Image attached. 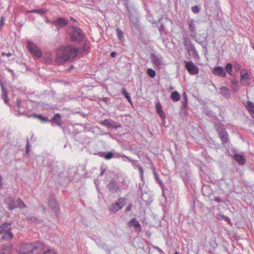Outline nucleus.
Here are the masks:
<instances>
[{
  "mask_svg": "<svg viewBox=\"0 0 254 254\" xmlns=\"http://www.w3.org/2000/svg\"><path fill=\"white\" fill-rule=\"evenodd\" d=\"M79 49V48L71 45L60 46L57 51L55 63L59 64H62L74 59L77 56Z\"/></svg>",
  "mask_w": 254,
  "mask_h": 254,
  "instance_id": "obj_1",
  "label": "nucleus"
},
{
  "mask_svg": "<svg viewBox=\"0 0 254 254\" xmlns=\"http://www.w3.org/2000/svg\"><path fill=\"white\" fill-rule=\"evenodd\" d=\"M43 248V244L37 241L22 244L19 249L20 254H38Z\"/></svg>",
  "mask_w": 254,
  "mask_h": 254,
  "instance_id": "obj_2",
  "label": "nucleus"
},
{
  "mask_svg": "<svg viewBox=\"0 0 254 254\" xmlns=\"http://www.w3.org/2000/svg\"><path fill=\"white\" fill-rule=\"evenodd\" d=\"M68 31V35L71 42L80 44L84 40V33L81 29L77 27L71 26Z\"/></svg>",
  "mask_w": 254,
  "mask_h": 254,
  "instance_id": "obj_3",
  "label": "nucleus"
},
{
  "mask_svg": "<svg viewBox=\"0 0 254 254\" xmlns=\"http://www.w3.org/2000/svg\"><path fill=\"white\" fill-rule=\"evenodd\" d=\"M100 157H103L106 160H110L113 158H119L120 157L126 158L129 162H133L132 159L126 156L124 154H120L119 153L116 152L115 150H112L111 151H104L100 152L97 153H94Z\"/></svg>",
  "mask_w": 254,
  "mask_h": 254,
  "instance_id": "obj_4",
  "label": "nucleus"
},
{
  "mask_svg": "<svg viewBox=\"0 0 254 254\" xmlns=\"http://www.w3.org/2000/svg\"><path fill=\"white\" fill-rule=\"evenodd\" d=\"M48 206L52 209L56 216L60 211V204L56 198V196L54 193H51L47 198Z\"/></svg>",
  "mask_w": 254,
  "mask_h": 254,
  "instance_id": "obj_5",
  "label": "nucleus"
},
{
  "mask_svg": "<svg viewBox=\"0 0 254 254\" xmlns=\"http://www.w3.org/2000/svg\"><path fill=\"white\" fill-rule=\"evenodd\" d=\"M26 47L29 52L37 58H40L42 56V53L40 48L34 42L27 40Z\"/></svg>",
  "mask_w": 254,
  "mask_h": 254,
  "instance_id": "obj_6",
  "label": "nucleus"
},
{
  "mask_svg": "<svg viewBox=\"0 0 254 254\" xmlns=\"http://www.w3.org/2000/svg\"><path fill=\"white\" fill-rule=\"evenodd\" d=\"M126 198H119L117 201L115 203H113L110 207V212L112 214H115L122 209L126 204Z\"/></svg>",
  "mask_w": 254,
  "mask_h": 254,
  "instance_id": "obj_7",
  "label": "nucleus"
},
{
  "mask_svg": "<svg viewBox=\"0 0 254 254\" xmlns=\"http://www.w3.org/2000/svg\"><path fill=\"white\" fill-rule=\"evenodd\" d=\"M68 20L64 17H59L52 21L53 26L55 27L54 30L59 31L62 28L65 27L68 24Z\"/></svg>",
  "mask_w": 254,
  "mask_h": 254,
  "instance_id": "obj_8",
  "label": "nucleus"
},
{
  "mask_svg": "<svg viewBox=\"0 0 254 254\" xmlns=\"http://www.w3.org/2000/svg\"><path fill=\"white\" fill-rule=\"evenodd\" d=\"M185 67L191 75H196L199 73V68L192 61H185Z\"/></svg>",
  "mask_w": 254,
  "mask_h": 254,
  "instance_id": "obj_9",
  "label": "nucleus"
},
{
  "mask_svg": "<svg viewBox=\"0 0 254 254\" xmlns=\"http://www.w3.org/2000/svg\"><path fill=\"white\" fill-rule=\"evenodd\" d=\"M183 41L186 50L188 52L189 55L190 56L191 51L195 48L194 44L191 40L187 37H183Z\"/></svg>",
  "mask_w": 254,
  "mask_h": 254,
  "instance_id": "obj_10",
  "label": "nucleus"
},
{
  "mask_svg": "<svg viewBox=\"0 0 254 254\" xmlns=\"http://www.w3.org/2000/svg\"><path fill=\"white\" fill-rule=\"evenodd\" d=\"M127 226L129 228L133 227L137 233L141 232L142 228L141 224L135 218L131 219L127 223Z\"/></svg>",
  "mask_w": 254,
  "mask_h": 254,
  "instance_id": "obj_11",
  "label": "nucleus"
},
{
  "mask_svg": "<svg viewBox=\"0 0 254 254\" xmlns=\"http://www.w3.org/2000/svg\"><path fill=\"white\" fill-rule=\"evenodd\" d=\"M108 189L112 192L118 193L121 191L116 180L112 178L107 185Z\"/></svg>",
  "mask_w": 254,
  "mask_h": 254,
  "instance_id": "obj_12",
  "label": "nucleus"
},
{
  "mask_svg": "<svg viewBox=\"0 0 254 254\" xmlns=\"http://www.w3.org/2000/svg\"><path fill=\"white\" fill-rule=\"evenodd\" d=\"M212 73L217 76L225 77L227 73L225 69L221 66H215L212 70Z\"/></svg>",
  "mask_w": 254,
  "mask_h": 254,
  "instance_id": "obj_13",
  "label": "nucleus"
},
{
  "mask_svg": "<svg viewBox=\"0 0 254 254\" xmlns=\"http://www.w3.org/2000/svg\"><path fill=\"white\" fill-rule=\"evenodd\" d=\"M150 59L153 64L157 66L161 65L162 63L161 56L160 55H157L154 52H151L150 54Z\"/></svg>",
  "mask_w": 254,
  "mask_h": 254,
  "instance_id": "obj_14",
  "label": "nucleus"
},
{
  "mask_svg": "<svg viewBox=\"0 0 254 254\" xmlns=\"http://www.w3.org/2000/svg\"><path fill=\"white\" fill-rule=\"evenodd\" d=\"M49 123H51L52 125H56L58 127H61L62 125L61 114L59 113L55 114L51 120L49 119Z\"/></svg>",
  "mask_w": 254,
  "mask_h": 254,
  "instance_id": "obj_15",
  "label": "nucleus"
},
{
  "mask_svg": "<svg viewBox=\"0 0 254 254\" xmlns=\"http://www.w3.org/2000/svg\"><path fill=\"white\" fill-rule=\"evenodd\" d=\"M5 204L7 205V208L9 210H13L17 208L16 201L11 196H8L4 199Z\"/></svg>",
  "mask_w": 254,
  "mask_h": 254,
  "instance_id": "obj_16",
  "label": "nucleus"
},
{
  "mask_svg": "<svg viewBox=\"0 0 254 254\" xmlns=\"http://www.w3.org/2000/svg\"><path fill=\"white\" fill-rule=\"evenodd\" d=\"M0 85L2 91L1 97L3 99L4 103L7 105H9L8 99V92L7 89L5 88L3 83L1 81H0Z\"/></svg>",
  "mask_w": 254,
  "mask_h": 254,
  "instance_id": "obj_17",
  "label": "nucleus"
},
{
  "mask_svg": "<svg viewBox=\"0 0 254 254\" xmlns=\"http://www.w3.org/2000/svg\"><path fill=\"white\" fill-rule=\"evenodd\" d=\"M219 137L221 139L222 143L223 145L227 143L229 141V137L227 132V131L226 129H224V130H221L218 133Z\"/></svg>",
  "mask_w": 254,
  "mask_h": 254,
  "instance_id": "obj_18",
  "label": "nucleus"
},
{
  "mask_svg": "<svg viewBox=\"0 0 254 254\" xmlns=\"http://www.w3.org/2000/svg\"><path fill=\"white\" fill-rule=\"evenodd\" d=\"M233 158L237 162H238L239 165L243 166L246 163V160L243 154L235 153Z\"/></svg>",
  "mask_w": 254,
  "mask_h": 254,
  "instance_id": "obj_19",
  "label": "nucleus"
},
{
  "mask_svg": "<svg viewBox=\"0 0 254 254\" xmlns=\"http://www.w3.org/2000/svg\"><path fill=\"white\" fill-rule=\"evenodd\" d=\"M27 116L29 118L33 117L34 118H36L43 123H49V119L47 117L43 116L41 114H37L35 113L31 115H27Z\"/></svg>",
  "mask_w": 254,
  "mask_h": 254,
  "instance_id": "obj_20",
  "label": "nucleus"
},
{
  "mask_svg": "<svg viewBox=\"0 0 254 254\" xmlns=\"http://www.w3.org/2000/svg\"><path fill=\"white\" fill-rule=\"evenodd\" d=\"M155 106L156 113L160 117L161 119L165 120L166 116L162 110L161 103L159 102L156 103Z\"/></svg>",
  "mask_w": 254,
  "mask_h": 254,
  "instance_id": "obj_21",
  "label": "nucleus"
},
{
  "mask_svg": "<svg viewBox=\"0 0 254 254\" xmlns=\"http://www.w3.org/2000/svg\"><path fill=\"white\" fill-rule=\"evenodd\" d=\"M11 222H6L0 225V234H2L8 231L11 230Z\"/></svg>",
  "mask_w": 254,
  "mask_h": 254,
  "instance_id": "obj_22",
  "label": "nucleus"
},
{
  "mask_svg": "<svg viewBox=\"0 0 254 254\" xmlns=\"http://www.w3.org/2000/svg\"><path fill=\"white\" fill-rule=\"evenodd\" d=\"M201 191L203 195L208 197L209 199L210 197L213 196V193L211 189L208 186H205L201 189Z\"/></svg>",
  "mask_w": 254,
  "mask_h": 254,
  "instance_id": "obj_23",
  "label": "nucleus"
},
{
  "mask_svg": "<svg viewBox=\"0 0 254 254\" xmlns=\"http://www.w3.org/2000/svg\"><path fill=\"white\" fill-rule=\"evenodd\" d=\"M220 93L225 97L226 98L228 99L231 97V93L230 90L225 86H222L220 88Z\"/></svg>",
  "mask_w": 254,
  "mask_h": 254,
  "instance_id": "obj_24",
  "label": "nucleus"
},
{
  "mask_svg": "<svg viewBox=\"0 0 254 254\" xmlns=\"http://www.w3.org/2000/svg\"><path fill=\"white\" fill-rule=\"evenodd\" d=\"M240 78L241 81H247L251 79V77L246 68H242L241 70Z\"/></svg>",
  "mask_w": 254,
  "mask_h": 254,
  "instance_id": "obj_25",
  "label": "nucleus"
},
{
  "mask_svg": "<svg viewBox=\"0 0 254 254\" xmlns=\"http://www.w3.org/2000/svg\"><path fill=\"white\" fill-rule=\"evenodd\" d=\"M204 111L205 114L208 116L209 118H212L215 120L220 121V120L218 118L216 115L215 114L214 112L210 109L208 107H206L204 108Z\"/></svg>",
  "mask_w": 254,
  "mask_h": 254,
  "instance_id": "obj_26",
  "label": "nucleus"
},
{
  "mask_svg": "<svg viewBox=\"0 0 254 254\" xmlns=\"http://www.w3.org/2000/svg\"><path fill=\"white\" fill-rule=\"evenodd\" d=\"M1 239L2 240H5L9 241L12 240L14 237V235L11 232V230H9L2 234Z\"/></svg>",
  "mask_w": 254,
  "mask_h": 254,
  "instance_id": "obj_27",
  "label": "nucleus"
},
{
  "mask_svg": "<svg viewBox=\"0 0 254 254\" xmlns=\"http://www.w3.org/2000/svg\"><path fill=\"white\" fill-rule=\"evenodd\" d=\"M245 106L252 116L254 118V103L251 101H248L247 102V104Z\"/></svg>",
  "mask_w": 254,
  "mask_h": 254,
  "instance_id": "obj_28",
  "label": "nucleus"
},
{
  "mask_svg": "<svg viewBox=\"0 0 254 254\" xmlns=\"http://www.w3.org/2000/svg\"><path fill=\"white\" fill-rule=\"evenodd\" d=\"M181 109L182 110L186 109L188 106V97L187 94L185 91L182 94V100Z\"/></svg>",
  "mask_w": 254,
  "mask_h": 254,
  "instance_id": "obj_29",
  "label": "nucleus"
},
{
  "mask_svg": "<svg viewBox=\"0 0 254 254\" xmlns=\"http://www.w3.org/2000/svg\"><path fill=\"white\" fill-rule=\"evenodd\" d=\"M44 60L47 64H50L53 62L52 54L51 52H47L44 54Z\"/></svg>",
  "mask_w": 254,
  "mask_h": 254,
  "instance_id": "obj_30",
  "label": "nucleus"
},
{
  "mask_svg": "<svg viewBox=\"0 0 254 254\" xmlns=\"http://www.w3.org/2000/svg\"><path fill=\"white\" fill-rule=\"evenodd\" d=\"M152 170L153 172L155 180L159 185L161 189H163V187H164V185L163 182H162V181L160 179V178L159 177V175H158V173L156 172L155 169L154 167H153V168H152Z\"/></svg>",
  "mask_w": 254,
  "mask_h": 254,
  "instance_id": "obj_31",
  "label": "nucleus"
},
{
  "mask_svg": "<svg viewBox=\"0 0 254 254\" xmlns=\"http://www.w3.org/2000/svg\"><path fill=\"white\" fill-rule=\"evenodd\" d=\"M189 29L190 32L192 33H196L195 25L194 23V20L193 19H191L188 21Z\"/></svg>",
  "mask_w": 254,
  "mask_h": 254,
  "instance_id": "obj_32",
  "label": "nucleus"
},
{
  "mask_svg": "<svg viewBox=\"0 0 254 254\" xmlns=\"http://www.w3.org/2000/svg\"><path fill=\"white\" fill-rule=\"evenodd\" d=\"M216 218L218 220H224V221L226 222H227L228 224H231V221L230 218L228 217L225 216L222 213H220L219 214H217L216 216Z\"/></svg>",
  "mask_w": 254,
  "mask_h": 254,
  "instance_id": "obj_33",
  "label": "nucleus"
},
{
  "mask_svg": "<svg viewBox=\"0 0 254 254\" xmlns=\"http://www.w3.org/2000/svg\"><path fill=\"white\" fill-rule=\"evenodd\" d=\"M12 247V245L10 243L2 244L1 246L0 250L10 254Z\"/></svg>",
  "mask_w": 254,
  "mask_h": 254,
  "instance_id": "obj_34",
  "label": "nucleus"
},
{
  "mask_svg": "<svg viewBox=\"0 0 254 254\" xmlns=\"http://www.w3.org/2000/svg\"><path fill=\"white\" fill-rule=\"evenodd\" d=\"M170 98L173 101L178 102L180 100L181 96L178 91H175L171 93Z\"/></svg>",
  "mask_w": 254,
  "mask_h": 254,
  "instance_id": "obj_35",
  "label": "nucleus"
},
{
  "mask_svg": "<svg viewBox=\"0 0 254 254\" xmlns=\"http://www.w3.org/2000/svg\"><path fill=\"white\" fill-rule=\"evenodd\" d=\"M80 48L79 52L81 53L89 52L90 50V48L89 46V42L88 41H85L82 47H79Z\"/></svg>",
  "mask_w": 254,
  "mask_h": 254,
  "instance_id": "obj_36",
  "label": "nucleus"
},
{
  "mask_svg": "<svg viewBox=\"0 0 254 254\" xmlns=\"http://www.w3.org/2000/svg\"><path fill=\"white\" fill-rule=\"evenodd\" d=\"M129 20L132 22V23L134 25L138 26V25H140L138 18L136 16L132 15V14H131L130 13H129Z\"/></svg>",
  "mask_w": 254,
  "mask_h": 254,
  "instance_id": "obj_37",
  "label": "nucleus"
},
{
  "mask_svg": "<svg viewBox=\"0 0 254 254\" xmlns=\"http://www.w3.org/2000/svg\"><path fill=\"white\" fill-rule=\"evenodd\" d=\"M116 30L117 32V36L118 37V39L120 41H124L125 40V38L123 31L121 29H120L119 27H117L116 29Z\"/></svg>",
  "mask_w": 254,
  "mask_h": 254,
  "instance_id": "obj_38",
  "label": "nucleus"
},
{
  "mask_svg": "<svg viewBox=\"0 0 254 254\" xmlns=\"http://www.w3.org/2000/svg\"><path fill=\"white\" fill-rule=\"evenodd\" d=\"M196 201L198 202V203H199V202L197 200V197H195V196L192 195V199L190 201V205L191 210L193 211H195V204Z\"/></svg>",
  "mask_w": 254,
  "mask_h": 254,
  "instance_id": "obj_39",
  "label": "nucleus"
},
{
  "mask_svg": "<svg viewBox=\"0 0 254 254\" xmlns=\"http://www.w3.org/2000/svg\"><path fill=\"white\" fill-rule=\"evenodd\" d=\"M225 70H226V72H227L228 74H229L230 75L232 76V72H233V64L231 63H227L226 64L225 68Z\"/></svg>",
  "mask_w": 254,
  "mask_h": 254,
  "instance_id": "obj_40",
  "label": "nucleus"
},
{
  "mask_svg": "<svg viewBox=\"0 0 254 254\" xmlns=\"http://www.w3.org/2000/svg\"><path fill=\"white\" fill-rule=\"evenodd\" d=\"M122 93L125 97L127 99L128 102L130 103H132V101L130 97L129 94L127 92L125 88H123L122 89Z\"/></svg>",
  "mask_w": 254,
  "mask_h": 254,
  "instance_id": "obj_41",
  "label": "nucleus"
},
{
  "mask_svg": "<svg viewBox=\"0 0 254 254\" xmlns=\"http://www.w3.org/2000/svg\"><path fill=\"white\" fill-rule=\"evenodd\" d=\"M214 126L218 133H219L221 130H224V129H225V128L223 127L224 125L220 122L218 123H215L214 124Z\"/></svg>",
  "mask_w": 254,
  "mask_h": 254,
  "instance_id": "obj_42",
  "label": "nucleus"
},
{
  "mask_svg": "<svg viewBox=\"0 0 254 254\" xmlns=\"http://www.w3.org/2000/svg\"><path fill=\"white\" fill-rule=\"evenodd\" d=\"M146 72L147 75L152 78H154L156 74L155 70L151 68H148Z\"/></svg>",
  "mask_w": 254,
  "mask_h": 254,
  "instance_id": "obj_43",
  "label": "nucleus"
},
{
  "mask_svg": "<svg viewBox=\"0 0 254 254\" xmlns=\"http://www.w3.org/2000/svg\"><path fill=\"white\" fill-rule=\"evenodd\" d=\"M110 125H111V127H109V128L117 129V128L121 127V125L120 123L115 122L113 120H111Z\"/></svg>",
  "mask_w": 254,
  "mask_h": 254,
  "instance_id": "obj_44",
  "label": "nucleus"
},
{
  "mask_svg": "<svg viewBox=\"0 0 254 254\" xmlns=\"http://www.w3.org/2000/svg\"><path fill=\"white\" fill-rule=\"evenodd\" d=\"M159 25H157V28H158L159 33L161 35L163 34V33H166L164 31V25L163 23L160 22V20L158 21Z\"/></svg>",
  "mask_w": 254,
  "mask_h": 254,
  "instance_id": "obj_45",
  "label": "nucleus"
},
{
  "mask_svg": "<svg viewBox=\"0 0 254 254\" xmlns=\"http://www.w3.org/2000/svg\"><path fill=\"white\" fill-rule=\"evenodd\" d=\"M31 12H32V13L39 14L41 16H43L46 13V10H45L44 9L40 8L37 9L31 10Z\"/></svg>",
  "mask_w": 254,
  "mask_h": 254,
  "instance_id": "obj_46",
  "label": "nucleus"
},
{
  "mask_svg": "<svg viewBox=\"0 0 254 254\" xmlns=\"http://www.w3.org/2000/svg\"><path fill=\"white\" fill-rule=\"evenodd\" d=\"M17 207H18L20 208H25L26 207L24 202L20 198H18L16 201Z\"/></svg>",
  "mask_w": 254,
  "mask_h": 254,
  "instance_id": "obj_47",
  "label": "nucleus"
},
{
  "mask_svg": "<svg viewBox=\"0 0 254 254\" xmlns=\"http://www.w3.org/2000/svg\"><path fill=\"white\" fill-rule=\"evenodd\" d=\"M31 147V145L29 143V140L28 138L27 137L26 139V148H25V155L26 157H28L29 156V150L30 148Z\"/></svg>",
  "mask_w": 254,
  "mask_h": 254,
  "instance_id": "obj_48",
  "label": "nucleus"
},
{
  "mask_svg": "<svg viewBox=\"0 0 254 254\" xmlns=\"http://www.w3.org/2000/svg\"><path fill=\"white\" fill-rule=\"evenodd\" d=\"M138 169V171L140 173V177L141 179V181L144 182V178H143V169L142 166L139 164H137L135 165Z\"/></svg>",
  "mask_w": 254,
  "mask_h": 254,
  "instance_id": "obj_49",
  "label": "nucleus"
},
{
  "mask_svg": "<svg viewBox=\"0 0 254 254\" xmlns=\"http://www.w3.org/2000/svg\"><path fill=\"white\" fill-rule=\"evenodd\" d=\"M210 200L211 201L214 200L217 203L225 202V201L223 200L220 197L215 196L214 194H213V196H212V197H210Z\"/></svg>",
  "mask_w": 254,
  "mask_h": 254,
  "instance_id": "obj_50",
  "label": "nucleus"
},
{
  "mask_svg": "<svg viewBox=\"0 0 254 254\" xmlns=\"http://www.w3.org/2000/svg\"><path fill=\"white\" fill-rule=\"evenodd\" d=\"M111 120L105 119L101 121L100 124L109 128V127H111L110 125Z\"/></svg>",
  "mask_w": 254,
  "mask_h": 254,
  "instance_id": "obj_51",
  "label": "nucleus"
},
{
  "mask_svg": "<svg viewBox=\"0 0 254 254\" xmlns=\"http://www.w3.org/2000/svg\"><path fill=\"white\" fill-rule=\"evenodd\" d=\"M74 138L79 143H82L83 142V139L81 137L79 133H75L74 135Z\"/></svg>",
  "mask_w": 254,
  "mask_h": 254,
  "instance_id": "obj_52",
  "label": "nucleus"
},
{
  "mask_svg": "<svg viewBox=\"0 0 254 254\" xmlns=\"http://www.w3.org/2000/svg\"><path fill=\"white\" fill-rule=\"evenodd\" d=\"M192 57L194 58L195 59H198L199 58V56L198 55V54L197 53V51H196V49H194L191 53V55Z\"/></svg>",
  "mask_w": 254,
  "mask_h": 254,
  "instance_id": "obj_53",
  "label": "nucleus"
},
{
  "mask_svg": "<svg viewBox=\"0 0 254 254\" xmlns=\"http://www.w3.org/2000/svg\"><path fill=\"white\" fill-rule=\"evenodd\" d=\"M192 57L194 58L195 59H198L199 58V56L198 55V54L197 53V51H196V49H194L191 53V55Z\"/></svg>",
  "mask_w": 254,
  "mask_h": 254,
  "instance_id": "obj_54",
  "label": "nucleus"
},
{
  "mask_svg": "<svg viewBox=\"0 0 254 254\" xmlns=\"http://www.w3.org/2000/svg\"><path fill=\"white\" fill-rule=\"evenodd\" d=\"M192 11L194 14H197L199 12L200 9L198 6L194 5L191 8Z\"/></svg>",
  "mask_w": 254,
  "mask_h": 254,
  "instance_id": "obj_55",
  "label": "nucleus"
},
{
  "mask_svg": "<svg viewBox=\"0 0 254 254\" xmlns=\"http://www.w3.org/2000/svg\"><path fill=\"white\" fill-rule=\"evenodd\" d=\"M198 44H200L202 49L203 50H204V52H207V42H205V41H201V42H198Z\"/></svg>",
  "mask_w": 254,
  "mask_h": 254,
  "instance_id": "obj_56",
  "label": "nucleus"
},
{
  "mask_svg": "<svg viewBox=\"0 0 254 254\" xmlns=\"http://www.w3.org/2000/svg\"><path fill=\"white\" fill-rule=\"evenodd\" d=\"M99 101H102L104 102L106 105H109L110 103V98L107 97H103L101 98H99Z\"/></svg>",
  "mask_w": 254,
  "mask_h": 254,
  "instance_id": "obj_57",
  "label": "nucleus"
},
{
  "mask_svg": "<svg viewBox=\"0 0 254 254\" xmlns=\"http://www.w3.org/2000/svg\"><path fill=\"white\" fill-rule=\"evenodd\" d=\"M231 83L234 87L237 88L238 86V81L235 79H233L231 80Z\"/></svg>",
  "mask_w": 254,
  "mask_h": 254,
  "instance_id": "obj_58",
  "label": "nucleus"
},
{
  "mask_svg": "<svg viewBox=\"0 0 254 254\" xmlns=\"http://www.w3.org/2000/svg\"><path fill=\"white\" fill-rule=\"evenodd\" d=\"M15 104L19 109L22 107L21 101L18 98H17L15 101Z\"/></svg>",
  "mask_w": 254,
  "mask_h": 254,
  "instance_id": "obj_59",
  "label": "nucleus"
},
{
  "mask_svg": "<svg viewBox=\"0 0 254 254\" xmlns=\"http://www.w3.org/2000/svg\"><path fill=\"white\" fill-rule=\"evenodd\" d=\"M27 219L28 221H30L32 222H35L38 220V218L34 216L28 217Z\"/></svg>",
  "mask_w": 254,
  "mask_h": 254,
  "instance_id": "obj_60",
  "label": "nucleus"
},
{
  "mask_svg": "<svg viewBox=\"0 0 254 254\" xmlns=\"http://www.w3.org/2000/svg\"><path fill=\"white\" fill-rule=\"evenodd\" d=\"M132 207V204L130 203L128 205L127 207L125 212L127 213L128 211H131Z\"/></svg>",
  "mask_w": 254,
  "mask_h": 254,
  "instance_id": "obj_61",
  "label": "nucleus"
},
{
  "mask_svg": "<svg viewBox=\"0 0 254 254\" xmlns=\"http://www.w3.org/2000/svg\"><path fill=\"white\" fill-rule=\"evenodd\" d=\"M153 248L157 250L160 254H165V253L158 247L153 246Z\"/></svg>",
  "mask_w": 254,
  "mask_h": 254,
  "instance_id": "obj_62",
  "label": "nucleus"
},
{
  "mask_svg": "<svg viewBox=\"0 0 254 254\" xmlns=\"http://www.w3.org/2000/svg\"><path fill=\"white\" fill-rule=\"evenodd\" d=\"M42 254H57L53 250H48V251L45 252Z\"/></svg>",
  "mask_w": 254,
  "mask_h": 254,
  "instance_id": "obj_63",
  "label": "nucleus"
},
{
  "mask_svg": "<svg viewBox=\"0 0 254 254\" xmlns=\"http://www.w3.org/2000/svg\"><path fill=\"white\" fill-rule=\"evenodd\" d=\"M241 68V66L240 64H235L234 65V68L236 70V71H238Z\"/></svg>",
  "mask_w": 254,
  "mask_h": 254,
  "instance_id": "obj_64",
  "label": "nucleus"
}]
</instances>
